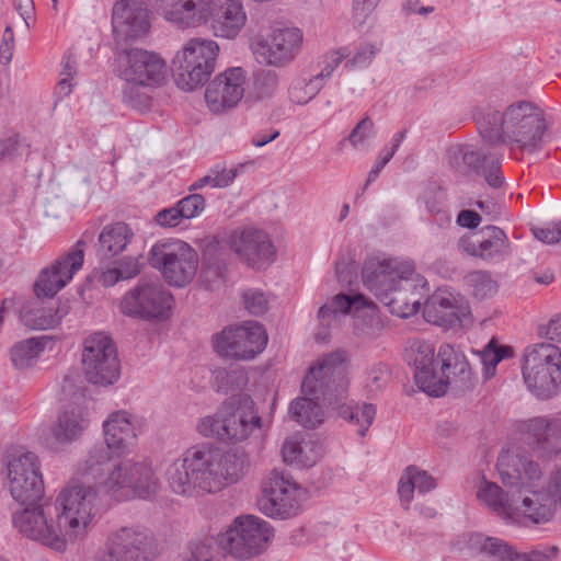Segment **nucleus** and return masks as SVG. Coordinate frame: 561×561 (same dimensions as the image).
Instances as JSON below:
<instances>
[{
  "label": "nucleus",
  "instance_id": "f257e3e1",
  "mask_svg": "<svg viewBox=\"0 0 561 561\" xmlns=\"http://www.w3.org/2000/svg\"><path fill=\"white\" fill-rule=\"evenodd\" d=\"M481 138L491 147L506 145L511 149L534 151L545 133L541 110L533 102L519 100L503 110L486 104L472 112Z\"/></svg>",
  "mask_w": 561,
  "mask_h": 561
},
{
  "label": "nucleus",
  "instance_id": "f03ea898",
  "mask_svg": "<svg viewBox=\"0 0 561 561\" xmlns=\"http://www.w3.org/2000/svg\"><path fill=\"white\" fill-rule=\"evenodd\" d=\"M115 454L117 453L105 443L96 444L80 463L78 474L87 480H98L107 472L102 486L116 501H126L134 496L147 499L153 494L158 488V479L151 466L145 461L115 462Z\"/></svg>",
  "mask_w": 561,
  "mask_h": 561
},
{
  "label": "nucleus",
  "instance_id": "7ed1b4c3",
  "mask_svg": "<svg viewBox=\"0 0 561 561\" xmlns=\"http://www.w3.org/2000/svg\"><path fill=\"white\" fill-rule=\"evenodd\" d=\"M345 360L343 351L324 356L317 366L309 368L301 382V391L322 399V403L336 410L341 417L357 424L358 434L365 436L375 419L376 408L371 403H364L358 408L353 401H344L348 388Z\"/></svg>",
  "mask_w": 561,
  "mask_h": 561
},
{
  "label": "nucleus",
  "instance_id": "20e7f679",
  "mask_svg": "<svg viewBox=\"0 0 561 561\" xmlns=\"http://www.w3.org/2000/svg\"><path fill=\"white\" fill-rule=\"evenodd\" d=\"M163 16L179 27H196L207 22L216 37L234 38L247 22L241 0H149Z\"/></svg>",
  "mask_w": 561,
  "mask_h": 561
},
{
  "label": "nucleus",
  "instance_id": "39448f33",
  "mask_svg": "<svg viewBox=\"0 0 561 561\" xmlns=\"http://www.w3.org/2000/svg\"><path fill=\"white\" fill-rule=\"evenodd\" d=\"M254 407L250 396H233L214 415L202 419L196 430L205 437H216L229 443L242 442L261 426V417Z\"/></svg>",
  "mask_w": 561,
  "mask_h": 561
},
{
  "label": "nucleus",
  "instance_id": "423d86ee",
  "mask_svg": "<svg viewBox=\"0 0 561 561\" xmlns=\"http://www.w3.org/2000/svg\"><path fill=\"white\" fill-rule=\"evenodd\" d=\"M216 458L208 453V444L193 446L167 469L165 478L171 490L184 496H199L217 491L213 467Z\"/></svg>",
  "mask_w": 561,
  "mask_h": 561
},
{
  "label": "nucleus",
  "instance_id": "0eeeda50",
  "mask_svg": "<svg viewBox=\"0 0 561 561\" xmlns=\"http://www.w3.org/2000/svg\"><path fill=\"white\" fill-rule=\"evenodd\" d=\"M98 493L91 485L72 482L58 494L54 510L66 543L82 538L96 514Z\"/></svg>",
  "mask_w": 561,
  "mask_h": 561
},
{
  "label": "nucleus",
  "instance_id": "6e6552de",
  "mask_svg": "<svg viewBox=\"0 0 561 561\" xmlns=\"http://www.w3.org/2000/svg\"><path fill=\"white\" fill-rule=\"evenodd\" d=\"M522 374L527 389L540 400L558 394L561 385V350L551 343L527 346Z\"/></svg>",
  "mask_w": 561,
  "mask_h": 561
},
{
  "label": "nucleus",
  "instance_id": "1a4fd4ad",
  "mask_svg": "<svg viewBox=\"0 0 561 561\" xmlns=\"http://www.w3.org/2000/svg\"><path fill=\"white\" fill-rule=\"evenodd\" d=\"M455 350L451 344L440 345L435 356V347L431 342L415 340L409 350V363L414 367L416 386L431 397L446 393L449 377L446 370L451 367Z\"/></svg>",
  "mask_w": 561,
  "mask_h": 561
},
{
  "label": "nucleus",
  "instance_id": "9d476101",
  "mask_svg": "<svg viewBox=\"0 0 561 561\" xmlns=\"http://www.w3.org/2000/svg\"><path fill=\"white\" fill-rule=\"evenodd\" d=\"M218 44L213 39L191 38L172 59V77L183 91L203 87L215 70Z\"/></svg>",
  "mask_w": 561,
  "mask_h": 561
},
{
  "label": "nucleus",
  "instance_id": "9b49d317",
  "mask_svg": "<svg viewBox=\"0 0 561 561\" xmlns=\"http://www.w3.org/2000/svg\"><path fill=\"white\" fill-rule=\"evenodd\" d=\"M148 262L161 273L167 283L184 287L196 274L198 254L180 239H162L151 247Z\"/></svg>",
  "mask_w": 561,
  "mask_h": 561
},
{
  "label": "nucleus",
  "instance_id": "f8f14e48",
  "mask_svg": "<svg viewBox=\"0 0 561 561\" xmlns=\"http://www.w3.org/2000/svg\"><path fill=\"white\" fill-rule=\"evenodd\" d=\"M273 537L270 524L254 515L237 517L232 525L219 534V545L224 553L239 560H248L260 554Z\"/></svg>",
  "mask_w": 561,
  "mask_h": 561
},
{
  "label": "nucleus",
  "instance_id": "ddd939ff",
  "mask_svg": "<svg viewBox=\"0 0 561 561\" xmlns=\"http://www.w3.org/2000/svg\"><path fill=\"white\" fill-rule=\"evenodd\" d=\"M173 296L159 279H141L121 300L122 312L130 318L162 321L169 318Z\"/></svg>",
  "mask_w": 561,
  "mask_h": 561
},
{
  "label": "nucleus",
  "instance_id": "4468645a",
  "mask_svg": "<svg viewBox=\"0 0 561 561\" xmlns=\"http://www.w3.org/2000/svg\"><path fill=\"white\" fill-rule=\"evenodd\" d=\"M81 362L83 374L90 383L110 386L121 376L115 342L103 332L93 333L84 339Z\"/></svg>",
  "mask_w": 561,
  "mask_h": 561
},
{
  "label": "nucleus",
  "instance_id": "2eb2a0df",
  "mask_svg": "<svg viewBox=\"0 0 561 561\" xmlns=\"http://www.w3.org/2000/svg\"><path fill=\"white\" fill-rule=\"evenodd\" d=\"M302 489L283 471L274 469L262 482L259 510L272 518L286 519L298 514Z\"/></svg>",
  "mask_w": 561,
  "mask_h": 561
},
{
  "label": "nucleus",
  "instance_id": "dca6fc26",
  "mask_svg": "<svg viewBox=\"0 0 561 561\" xmlns=\"http://www.w3.org/2000/svg\"><path fill=\"white\" fill-rule=\"evenodd\" d=\"M158 553L151 531L140 527H122L113 531L105 549L95 561H152Z\"/></svg>",
  "mask_w": 561,
  "mask_h": 561
},
{
  "label": "nucleus",
  "instance_id": "f3484780",
  "mask_svg": "<svg viewBox=\"0 0 561 561\" xmlns=\"http://www.w3.org/2000/svg\"><path fill=\"white\" fill-rule=\"evenodd\" d=\"M9 489L21 505H35L44 496V482L38 458L32 451L20 450L12 455L7 466Z\"/></svg>",
  "mask_w": 561,
  "mask_h": 561
},
{
  "label": "nucleus",
  "instance_id": "a211bd4d",
  "mask_svg": "<svg viewBox=\"0 0 561 561\" xmlns=\"http://www.w3.org/2000/svg\"><path fill=\"white\" fill-rule=\"evenodd\" d=\"M116 72L125 82L158 87L165 78L167 65L154 51L141 48L122 49L116 54Z\"/></svg>",
  "mask_w": 561,
  "mask_h": 561
},
{
  "label": "nucleus",
  "instance_id": "6ab92c4d",
  "mask_svg": "<svg viewBox=\"0 0 561 561\" xmlns=\"http://www.w3.org/2000/svg\"><path fill=\"white\" fill-rule=\"evenodd\" d=\"M94 234V231L85 230L67 254L42 271L34 285L37 297H53L72 279L75 273L82 267L85 247L93 241Z\"/></svg>",
  "mask_w": 561,
  "mask_h": 561
},
{
  "label": "nucleus",
  "instance_id": "aec40b11",
  "mask_svg": "<svg viewBox=\"0 0 561 561\" xmlns=\"http://www.w3.org/2000/svg\"><path fill=\"white\" fill-rule=\"evenodd\" d=\"M24 506V510L12 515L14 528L26 538L38 541L58 552H64L67 548L66 537L58 529L57 524L55 526L48 522L53 506L49 504Z\"/></svg>",
  "mask_w": 561,
  "mask_h": 561
},
{
  "label": "nucleus",
  "instance_id": "412c9836",
  "mask_svg": "<svg viewBox=\"0 0 561 561\" xmlns=\"http://www.w3.org/2000/svg\"><path fill=\"white\" fill-rule=\"evenodd\" d=\"M302 32L298 27H275L267 36H255L251 43L257 60L270 66L285 67L299 54Z\"/></svg>",
  "mask_w": 561,
  "mask_h": 561
},
{
  "label": "nucleus",
  "instance_id": "4be33fe9",
  "mask_svg": "<svg viewBox=\"0 0 561 561\" xmlns=\"http://www.w3.org/2000/svg\"><path fill=\"white\" fill-rule=\"evenodd\" d=\"M266 344L264 327L250 322L248 325L227 328L217 334L214 348L221 357L249 360L263 352Z\"/></svg>",
  "mask_w": 561,
  "mask_h": 561
},
{
  "label": "nucleus",
  "instance_id": "5701e85b",
  "mask_svg": "<svg viewBox=\"0 0 561 561\" xmlns=\"http://www.w3.org/2000/svg\"><path fill=\"white\" fill-rule=\"evenodd\" d=\"M458 247L469 256L488 264H499L512 254L511 241L506 232L494 225L484 226L478 231H469L458 238Z\"/></svg>",
  "mask_w": 561,
  "mask_h": 561
},
{
  "label": "nucleus",
  "instance_id": "b1692460",
  "mask_svg": "<svg viewBox=\"0 0 561 561\" xmlns=\"http://www.w3.org/2000/svg\"><path fill=\"white\" fill-rule=\"evenodd\" d=\"M497 470L504 486L519 494L539 488L542 480L540 465L525 454H501Z\"/></svg>",
  "mask_w": 561,
  "mask_h": 561
},
{
  "label": "nucleus",
  "instance_id": "393cba45",
  "mask_svg": "<svg viewBox=\"0 0 561 561\" xmlns=\"http://www.w3.org/2000/svg\"><path fill=\"white\" fill-rule=\"evenodd\" d=\"M458 175L462 182L477 183L481 180L492 188H500L504 184L502 173V159L493 153L474 150L470 146H458Z\"/></svg>",
  "mask_w": 561,
  "mask_h": 561
},
{
  "label": "nucleus",
  "instance_id": "a878e982",
  "mask_svg": "<svg viewBox=\"0 0 561 561\" xmlns=\"http://www.w3.org/2000/svg\"><path fill=\"white\" fill-rule=\"evenodd\" d=\"M230 248L248 266L265 270L275 260L276 249L268 234L260 229L245 228L230 237Z\"/></svg>",
  "mask_w": 561,
  "mask_h": 561
},
{
  "label": "nucleus",
  "instance_id": "bb28decb",
  "mask_svg": "<svg viewBox=\"0 0 561 561\" xmlns=\"http://www.w3.org/2000/svg\"><path fill=\"white\" fill-rule=\"evenodd\" d=\"M413 270L414 264L411 261L371 257L365 261L362 268L363 283L375 294L376 298L383 297L386 299L387 293L397 285L398 279L405 275H412Z\"/></svg>",
  "mask_w": 561,
  "mask_h": 561
},
{
  "label": "nucleus",
  "instance_id": "cd10ccee",
  "mask_svg": "<svg viewBox=\"0 0 561 561\" xmlns=\"http://www.w3.org/2000/svg\"><path fill=\"white\" fill-rule=\"evenodd\" d=\"M112 26L117 42L145 36L150 30L149 10L144 0H118L112 12Z\"/></svg>",
  "mask_w": 561,
  "mask_h": 561
},
{
  "label": "nucleus",
  "instance_id": "c85d7f7f",
  "mask_svg": "<svg viewBox=\"0 0 561 561\" xmlns=\"http://www.w3.org/2000/svg\"><path fill=\"white\" fill-rule=\"evenodd\" d=\"M426 285L425 278L414 268L412 275L398 279L397 285L387 293L386 299L383 297L377 299L388 307L392 314L408 318L419 312Z\"/></svg>",
  "mask_w": 561,
  "mask_h": 561
},
{
  "label": "nucleus",
  "instance_id": "c756f323",
  "mask_svg": "<svg viewBox=\"0 0 561 561\" xmlns=\"http://www.w3.org/2000/svg\"><path fill=\"white\" fill-rule=\"evenodd\" d=\"M245 72L242 68H230L219 73L205 91L207 106L213 113H222L234 107L243 98Z\"/></svg>",
  "mask_w": 561,
  "mask_h": 561
},
{
  "label": "nucleus",
  "instance_id": "7c9ffc66",
  "mask_svg": "<svg viewBox=\"0 0 561 561\" xmlns=\"http://www.w3.org/2000/svg\"><path fill=\"white\" fill-rule=\"evenodd\" d=\"M519 431L525 443L539 456L550 457L561 450V423L547 417L524 421Z\"/></svg>",
  "mask_w": 561,
  "mask_h": 561
},
{
  "label": "nucleus",
  "instance_id": "2f4dec72",
  "mask_svg": "<svg viewBox=\"0 0 561 561\" xmlns=\"http://www.w3.org/2000/svg\"><path fill=\"white\" fill-rule=\"evenodd\" d=\"M208 453L216 458V466L213 467V470L216 473L214 480L217 491L226 483H234L242 479L251 468L250 456L241 447L230 448L224 453L208 444Z\"/></svg>",
  "mask_w": 561,
  "mask_h": 561
},
{
  "label": "nucleus",
  "instance_id": "473e14b6",
  "mask_svg": "<svg viewBox=\"0 0 561 561\" xmlns=\"http://www.w3.org/2000/svg\"><path fill=\"white\" fill-rule=\"evenodd\" d=\"M103 428L104 443L115 450L117 455L131 446L137 438L136 417L126 411H117L110 414L103 423Z\"/></svg>",
  "mask_w": 561,
  "mask_h": 561
},
{
  "label": "nucleus",
  "instance_id": "72a5a7b5",
  "mask_svg": "<svg viewBox=\"0 0 561 561\" xmlns=\"http://www.w3.org/2000/svg\"><path fill=\"white\" fill-rule=\"evenodd\" d=\"M368 306V300L363 295L348 296L337 294L330 302L324 304L318 311V319L321 330L316 333V340L327 342L329 337L328 329L332 322L341 314H346L352 308L360 309Z\"/></svg>",
  "mask_w": 561,
  "mask_h": 561
},
{
  "label": "nucleus",
  "instance_id": "f704fd0d",
  "mask_svg": "<svg viewBox=\"0 0 561 561\" xmlns=\"http://www.w3.org/2000/svg\"><path fill=\"white\" fill-rule=\"evenodd\" d=\"M423 314L427 322L450 329L456 321V305L454 294L439 287L424 302Z\"/></svg>",
  "mask_w": 561,
  "mask_h": 561
},
{
  "label": "nucleus",
  "instance_id": "c9c22d12",
  "mask_svg": "<svg viewBox=\"0 0 561 561\" xmlns=\"http://www.w3.org/2000/svg\"><path fill=\"white\" fill-rule=\"evenodd\" d=\"M133 238L134 232L126 222L116 221L106 225L99 234L96 256L100 260H108L118 255Z\"/></svg>",
  "mask_w": 561,
  "mask_h": 561
},
{
  "label": "nucleus",
  "instance_id": "e433bc0d",
  "mask_svg": "<svg viewBox=\"0 0 561 561\" xmlns=\"http://www.w3.org/2000/svg\"><path fill=\"white\" fill-rule=\"evenodd\" d=\"M67 313V306L55 308L34 301L21 308L20 320L23 325L32 330H48L56 327Z\"/></svg>",
  "mask_w": 561,
  "mask_h": 561
},
{
  "label": "nucleus",
  "instance_id": "4c0bfd02",
  "mask_svg": "<svg viewBox=\"0 0 561 561\" xmlns=\"http://www.w3.org/2000/svg\"><path fill=\"white\" fill-rule=\"evenodd\" d=\"M227 249L218 244H208L204 251L201 278L207 289L214 290L226 278L227 264L229 260Z\"/></svg>",
  "mask_w": 561,
  "mask_h": 561
},
{
  "label": "nucleus",
  "instance_id": "58836bf2",
  "mask_svg": "<svg viewBox=\"0 0 561 561\" xmlns=\"http://www.w3.org/2000/svg\"><path fill=\"white\" fill-rule=\"evenodd\" d=\"M522 500V512L524 517L534 524H545L552 519L557 503L550 495L549 488L547 491H540L535 488L534 491L526 492Z\"/></svg>",
  "mask_w": 561,
  "mask_h": 561
},
{
  "label": "nucleus",
  "instance_id": "ea45409f",
  "mask_svg": "<svg viewBox=\"0 0 561 561\" xmlns=\"http://www.w3.org/2000/svg\"><path fill=\"white\" fill-rule=\"evenodd\" d=\"M89 426L85 413L78 408L61 412L53 427V436L60 444L77 440Z\"/></svg>",
  "mask_w": 561,
  "mask_h": 561
},
{
  "label": "nucleus",
  "instance_id": "a19ab883",
  "mask_svg": "<svg viewBox=\"0 0 561 561\" xmlns=\"http://www.w3.org/2000/svg\"><path fill=\"white\" fill-rule=\"evenodd\" d=\"M435 486V479L431 474L415 466H409L401 476L398 485V493L403 508L405 511L410 508V503L415 490L419 493H426Z\"/></svg>",
  "mask_w": 561,
  "mask_h": 561
},
{
  "label": "nucleus",
  "instance_id": "79ce46f5",
  "mask_svg": "<svg viewBox=\"0 0 561 561\" xmlns=\"http://www.w3.org/2000/svg\"><path fill=\"white\" fill-rule=\"evenodd\" d=\"M478 499L505 520H511L515 513L514 494L510 495L494 482L484 481L477 493Z\"/></svg>",
  "mask_w": 561,
  "mask_h": 561
},
{
  "label": "nucleus",
  "instance_id": "37998d69",
  "mask_svg": "<svg viewBox=\"0 0 561 561\" xmlns=\"http://www.w3.org/2000/svg\"><path fill=\"white\" fill-rule=\"evenodd\" d=\"M473 362L480 364L485 380L492 378L496 374V366L503 359L514 356V348L510 345H502L495 337H492L481 351L471 350Z\"/></svg>",
  "mask_w": 561,
  "mask_h": 561
},
{
  "label": "nucleus",
  "instance_id": "c03bdc74",
  "mask_svg": "<svg viewBox=\"0 0 561 561\" xmlns=\"http://www.w3.org/2000/svg\"><path fill=\"white\" fill-rule=\"evenodd\" d=\"M320 402L322 399L305 394L290 402L288 414L299 425L313 428L323 422L324 414Z\"/></svg>",
  "mask_w": 561,
  "mask_h": 561
},
{
  "label": "nucleus",
  "instance_id": "a18cd8bd",
  "mask_svg": "<svg viewBox=\"0 0 561 561\" xmlns=\"http://www.w3.org/2000/svg\"><path fill=\"white\" fill-rule=\"evenodd\" d=\"M282 454L284 461L300 467H312L321 457V449L313 440L286 439Z\"/></svg>",
  "mask_w": 561,
  "mask_h": 561
},
{
  "label": "nucleus",
  "instance_id": "49530a36",
  "mask_svg": "<svg viewBox=\"0 0 561 561\" xmlns=\"http://www.w3.org/2000/svg\"><path fill=\"white\" fill-rule=\"evenodd\" d=\"M47 336L30 337L16 342L10 350V358L18 369L33 366L46 347Z\"/></svg>",
  "mask_w": 561,
  "mask_h": 561
},
{
  "label": "nucleus",
  "instance_id": "de8ad7c7",
  "mask_svg": "<svg viewBox=\"0 0 561 561\" xmlns=\"http://www.w3.org/2000/svg\"><path fill=\"white\" fill-rule=\"evenodd\" d=\"M186 561H216L226 556L219 545V534L190 541Z\"/></svg>",
  "mask_w": 561,
  "mask_h": 561
},
{
  "label": "nucleus",
  "instance_id": "09e8293b",
  "mask_svg": "<svg viewBox=\"0 0 561 561\" xmlns=\"http://www.w3.org/2000/svg\"><path fill=\"white\" fill-rule=\"evenodd\" d=\"M465 286L470 294L479 299L491 297L497 293V282L493 279L491 272L477 270L463 277Z\"/></svg>",
  "mask_w": 561,
  "mask_h": 561
},
{
  "label": "nucleus",
  "instance_id": "8fccbe9b",
  "mask_svg": "<svg viewBox=\"0 0 561 561\" xmlns=\"http://www.w3.org/2000/svg\"><path fill=\"white\" fill-rule=\"evenodd\" d=\"M147 87L135 82H125L122 89L123 102L139 112L148 111L151 106V98L146 92Z\"/></svg>",
  "mask_w": 561,
  "mask_h": 561
},
{
  "label": "nucleus",
  "instance_id": "3c124183",
  "mask_svg": "<svg viewBox=\"0 0 561 561\" xmlns=\"http://www.w3.org/2000/svg\"><path fill=\"white\" fill-rule=\"evenodd\" d=\"M321 79L311 78L310 80L298 79L289 88L290 100L299 105H305L311 101L322 89Z\"/></svg>",
  "mask_w": 561,
  "mask_h": 561
},
{
  "label": "nucleus",
  "instance_id": "603ef678",
  "mask_svg": "<svg viewBox=\"0 0 561 561\" xmlns=\"http://www.w3.org/2000/svg\"><path fill=\"white\" fill-rule=\"evenodd\" d=\"M477 365L473 359L462 355L461 358L458 356V396L466 394L474 389L479 378L473 371V367Z\"/></svg>",
  "mask_w": 561,
  "mask_h": 561
},
{
  "label": "nucleus",
  "instance_id": "864d4df0",
  "mask_svg": "<svg viewBox=\"0 0 561 561\" xmlns=\"http://www.w3.org/2000/svg\"><path fill=\"white\" fill-rule=\"evenodd\" d=\"M484 552L495 561H517L518 552L501 539L486 537Z\"/></svg>",
  "mask_w": 561,
  "mask_h": 561
},
{
  "label": "nucleus",
  "instance_id": "5fc2aeb1",
  "mask_svg": "<svg viewBox=\"0 0 561 561\" xmlns=\"http://www.w3.org/2000/svg\"><path fill=\"white\" fill-rule=\"evenodd\" d=\"M278 85V76L273 70H262L255 75L254 91L260 99L271 96Z\"/></svg>",
  "mask_w": 561,
  "mask_h": 561
},
{
  "label": "nucleus",
  "instance_id": "6e6d98bb",
  "mask_svg": "<svg viewBox=\"0 0 561 561\" xmlns=\"http://www.w3.org/2000/svg\"><path fill=\"white\" fill-rule=\"evenodd\" d=\"M455 420L450 415L449 419H443L437 422L435 432V443L444 449L451 450L455 445Z\"/></svg>",
  "mask_w": 561,
  "mask_h": 561
},
{
  "label": "nucleus",
  "instance_id": "4d7b16f0",
  "mask_svg": "<svg viewBox=\"0 0 561 561\" xmlns=\"http://www.w3.org/2000/svg\"><path fill=\"white\" fill-rule=\"evenodd\" d=\"M61 65V79L57 84V94L61 98H65L68 96L72 91L71 80L76 75V60L71 54H68L64 57Z\"/></svg>",
  "mask_w": 561,
  "mask_h": 561
},
{
  "label": "nucleus",
  "instance_id": "13d9d810",
  "mask_svg": "<svg viewBox=\"0 0 561 561\" xmlns=\"http://www.w3.org/2000/svg\"><path fill=\"white\" fill-rule=\"evenodd\" d=\"M379 50L380 48L375 44L360 45L355 55L345 62V68L353 70L355 68L368 67Z\"/></svg>",
  "mask_w": 561,
  "mask_h": 561
},
{
  "label": "nucleus",
  "instance_id": "bf43d9fd",
  "mask_svg": "<svg viewBox=\"0 0 561 561\" xmlns=\"http://www.w3.org/2000/svg\"><path fill=\"white\" fill-rule=\"evenodd\" d=\"M245 309L253 316H262L267 310V299L260 289H247L243 295Z\"/></svg>",
  "mask_w": 561,
  "mask_h": 561
},
{
  "label": "nucleus",
  "instance_id": "052dcab7",
  "mask_svg": "<svg viewBox=\"0 0 561 561\" xmlns=\"http://www.w3.org/2000/svg\"><path fill=\"white\" fill-rule=\"evenodd\" d=\"M184 220L197 217L205 208V198L201 194H191L176 203Z\"/></svg>",
  "mask_w": 561,
  "mask_h": 561
},
{
  "label": "nucleus",
  "instance_id": "680f3d73",
  "mask_svg": "<svg viewBox=\"0 0 561 561\" xmlns=\"http://www.w3.org/2000/svg\"><path fill=\"white\" fill-rule=\"evenodd\" d=\"M215 188L229 186L238 174V168L228 169L225 163H217L211 169Z\"/></svg>",
  "mask_w": 561,
  "mask_h": 561
},
{
  "label": "nucleus",
  "instance_id": "e2e57ef3",
  "mask_svg": "<svg viewBox=\"0 0 561 561\" xmlns=\"http://www.w3.org/2000/svg\"><path fill=\"white\" fill-rule=\"evenodd\" d=\"M374 122L369 116H365L351 131L347 140L353 147H357L366 138L373 135Z\"/></svg>",
  "mask_w": 561,
  "mask_h": 561
},
{
  "label": "nucleus",
  "instance_id": "0e129e2a",
  "mask_svg": "<svg viewBox=\"0 0 561 561\" xmlns=\"http://www.w3.org/2000/svg\"><path fill=\"white\" fill-rule=\"evenodd\" d=\"M154 220L161 227L173 228L181 225L184 218L182 217V213L175 204L172 207L158 211Z\"/></svg>",
  "mask_w": 561,
  "mask_h": 561
},
{
  "label": "nucleus",
  "instance_id": "69168bd1",
  "mask_svg": "<svg viewBox=\"0 0 561 561\" xmlns=\"http://www.w3.org/2000/svg\"><path fill=\"white\" fill-rule=\"evenodd\" d=\"M533 234L546 244L559 243L561 242V220L546 228H534Z\"/></svg>",
  "mask_w": 561,
  "mask_h": 561
},
{
  "label": "nucleus",
  "instance_id": "338daca9",
  "mask_svg": "<svg viewBox=\"0 0 561 561\" xmlns=\"http://www.w3.org/2000/svg\"><path fill=\"white\" fill-rule=\"evenodd\" d=\"M538 335L561 343V313L554 314L546 324H540Z\"/></svg>",
  "mask_w": 561,
  "mask_h": 561
},
{
  "label": "nucleus",
  "instance_id": "774afa93",
  "mask_svg": "<svg viewBox=\"0 0 561 561\" xmlns=\"http://www.w3.org/2000/svg\"><path fill=\"white\" fill-rule=\"evenodd\" d=\"M23 150L24 144L18 135L0 140L1 159H13L14 157L22 154Z\"/></svg>",
  "mask_w": 561,
  "mask_h": 561
}]
</instances>
